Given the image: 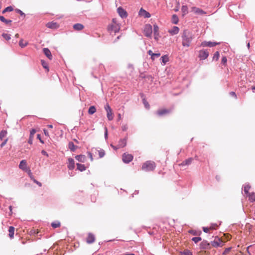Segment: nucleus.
<instances>
[{"instance_id": "5", "label": "nucleus", "mask_w": 255, "mask_h": 255, "mask_svg": "<svg viewBox=\"0 0 255 255\" xmlns=\"http://www.w3.org/2000/svg\"><path fill=\"white\" fill-rule=\"evenodd\" d=\"M105 109L107 112V118L109 121H111L114 118L113 113L110 106L107 104L105 106Z\"/></svg>"}, {"instance_id": "63", "label": "nucleus", "mask_w": 255, "mask_h": 255, "mask_svg": "<svg viewBox=\"0 0 255 255\" xmlns=\"http://www.w3.org/2000/svg\"><path fill=\"white\" fill-rule=\"evenodd\" d=\"M230 94L231 95H232L233 96H234L236 98H237L236 94V93L235 92H232L230 93Z\"/></svg>"}, {"instance_id": "58", "label": "nucleus", "mask_w": 255, "mask_h": 255, "mask_svg": "<svg viewBox=\"0 0 255 255\" xmlns=\"http://www.w3.org/2000/svg\"><path fill=\"white\" fill-rule=\"evenodd\" d=\"M37 138H38V139H39L40 141L42 143H44L43 141L41 139L40 135V134H37Z\"/></svg>"}, {"instance_id": "11", "label": "nucleus", "mask_w": 255, "mask_h": 255, "mask_svg": "<svg viewBox=\"0 0 255 255\" xmlns=\"http://www.w3.org/2000/svg\"><path fill=\"white\" fill-rule=\"evenodd\" d=\"M67 164V167L69 170H72L75 168V162L73 158H69Z\"/></svg>"}, {"instance_id": "1", "label": "nucleus", "mask_w": 255, "mask_h": 255, "mask_svg": "<svg viewBox=\"0 0 255 255\" xmlns=\"http://www.w3.org/2000/svg\"><path fill=\"white\" fill-rule=\"evenodd\" d=\"M182 45L183 47H189L194 38V35L188 30H184L182 34Z\"/></svg>"}, {"instance_id": "53", "label": "nucleus", "mask_w": 255, "mask_h": 255, "mask_svg": "<svg viewBox=\"0 0 255 255\" xmlns=\"http://www.w3.org/2000/svg\"><path fill=\"white\" fill-rule=\"evenodd\" d=\"M231 248H226L224 251V252L223 253V254H228L231 250Z\"/></svg>"}, {"instance_id": "59", "label": "nucleus", "mask_w": 255, "mask_h": 255, "mask_svg": "<svg viewBox=\"0 0 255 255\" xmlns=\"http://www.w3.org/2000/svg\"><path fill=\"white\" fill-rule=\"evenodd\" d=\"M88 154L89 157L90 158L91 160L93 161V156H92V153L91 152H88Z\"/></svg>"}, {"instance_id": "36", "label": "nucleus", "mask_w": 255, "mask_h": 255, "mask_svg": "<svg viewBox=\"0 0 255 255\" xmlns=\"http://www.w3.org/2000/svg\"><path fill=\"white\" fill-rule=\"evenodd\" d=\"M51 226L53 228H58L60 226V223L59 222H53L51 224Z\"/></svg>"}, {"instance_id": "51", "label": "nucleus", "mask_w": 255, "mask_h": 255, "mask_svg": "<svg viewBox=\"0 0 255 255\" xmlns=\"http://www.w3.org/2000/svg\"><path fill=\"white\" fill-rule=\"evenodd\" d=\"M153 27H154V34H156V33L158 32V27L156 25H154Z\"/></svg>"}, {"instance_id": "14", "label": "nucleus", "mask_w": 255, "mask_h": 255, "mask_svg": "<svg viewBox=\"0 0 255 255\" xmlns=\"http://www.w3.org/2000/svg\"><path fill=\"white\" fill-rule=\"evenodd\" d=\"M127 138L120 139L117 145V148H121L126 146L127 145Z\"/></svg>"}, {"instance_id": "64", "label": "nucleus", "mask_w": 255, "mask_h": 255, "mask_svg": "<svg viewBox=\"0 0 255 255\" xmlns=\"http://www.w3.org/2000/svg\"><path fill=\"white\" fill-rule=\"evenodd\" d=\"M111 146L114 149H117V146H114L113 145V144H111Z\"/></svg>"}, {"instance_id": "19", "label": "nucleus", "mask_w": 255, "mask_h": 255, "mask_svg": "<svg viewBox=\"0 0 255 255\" xmlns=\"http://www.w3.org/2000/svg\"><path fill=\"white\" fill-rule=\"evenodd\" d=\"M73 28L75 30L80 31L84 29V26L82 24L76 23L73 25Z\"/></svg>"}, {"instance_id": "34", "label": "nucleus", "mask_w": 255, "mask_h": 255, "mask_svg": "<svg viewBox=\"0 0 255 255\" xmlns=\"http://www.w3.org/2000/svg\"><path fill=\"white\" fill-rule=\"evenodd\" d=\"M251 188V186L249 184H247V185H245L244 186V192L247 194L248 195L249 193H250L249 192V191L250 190V189Z\"/></svg>"}, {"instance_id": "61", "label": "nucleus", "mask_w": 255, "mask_h": 255, "mask_svg": "<svg viewBox=\"0 0 255 255\" xmlns=\"http://www.w3.org/2000/svg\"><path fill=\"white\" fill-rule=\"evenodd\" d=\"M43 131H44V133L46 136H49L48 132L46 129H44Z\"/></svg>"}, {"instance_id": "62", "label": "nucleus", "mask_w": 255, "mask_h": 255, "mask_svg": "<svg viewBox=\"0 0 255 255\" xmlns=\"http://www.w3.org/2000/svg\"><path fill=\"white\" fill-rule=\"evenodd\" d=\"M128 127L127 126H124L122 127V129L124 131H125L127 129Z\"/></svg>"}, {"instance_id": "18", "label": "nucleus", "mask_w": 255, "mask_h": 255, "mask_svg": "<svg viewBox=\"0 0 255 255\" xmlns=\"http://www.w3.org/2000/svg\"><path fill=\"white\" fill-rule=\"evenodd\" d=\"M43 53L46 56V57L50 60L52 58V55L49 49L47 48H44L43 49Z\"/></svg>"}, {"instance_id": "20", "label": "nucleus", "mask_w": 255, "mask_h": 255, "mask_svg": "<svg viewBox=\"0 0 255 255\" xmlns=\"http://www.w3.org/2000/svg\"><path fill=\"white\" fill-rule=\"evenodd\" d=\"M75 158L79 162H84L86 160V157L84 155H78L75 156Z\"/></svg>"}, {"instance_id": "7", "label": "nucleus", "mask_w": 255, "mask_h": 255, "mask_svg": "<svg viewBox=\"0 0 255 255\" xmlns=\"http://www.w3.org/2000/svg\"><path fill=\"white\" fill-rule=\"evenodd\" d=\"M171 112V110L167 109H160L157 110L156 114L157 116L161 117L167 114H169Z\"/></svg>"}, {"instance_id": "50", "label": "nucleus", "mask_w": 255, "mask_h": 255, "mask_svg": "<svg viewBox=\"0 0 255 255\" xmlns=\"http://www.w3.org/2000/svg\"><path fill=\"white\" fill-rule=\"evenodd\" d=\"M36 130L34 129H32L30 130V136L33 137L34 134L35 133Z\"/></svg>"}, {"instance_id": "52", "label": "nucleus", "mask_w": 255, "mask_h": 255, "mask_svg": "<svg viewBox=\"0 0 255 255\" xmlns=\"http://www.w3.org/2000/svg\"><path fill=\"white\" fill-rule=\"evenodd\" d=\"M7 140H8V139H7V138L5 139V140H4V141H3L1 143V144H0V147H2L3 146H4L6 144V142H7Z\"/></svg>"}, {"instance_id": "3", "label": "nucleus", "mask_w": 255, "mask_h": 255, "mask_svg": "<svg viewBox=\"0 0 255 255\" xmlns=\"http://www.w3.org/2000/svg\"><path fill=\"white\" fill-rule=\"evenodd\" d=\"M225 241L223 238L216 237L214 240L211 242V245L215 248L222 247L224 245Z\"/></svg>"}, {"instance_id": "6", "label": "nucleus", "mask_w": 255, "mask_h": 255, "mask_svg": "<svg viewBox=\"0 0 255 255\" xmlns=\"http://www.w3.org/2000/svg\"><path fill=\"white\" fill-rule=\"evenodd\" d=\"M143 33L145 36L150 37L152 34V26L150 24L145 25Z\"/></svg>"}, {"instance_id": "37", "label": "nucleus", "mask_w": 255, "mask_h": 255, "mask_svg": "<svg viewBox=\"0 0 255 255\" xmlns=\"http://www.w3.org/2000/svg\"><path fill=\"white\" fill-rule=\"evenodd\" d=\"M220 57V53L218 51H217L215 53L214 56L213 57V60H215L216 61H217Z\"/></svg>"}, {"instance_id": "38", "label": "nucleus", "mask_w": 255, "mask_h": 255, "mask_svg": "<svg viewBox=\"0 0 255 255\" xmlns=\"http://www.w3.org/2000/svg\"><path fill=\"white\" fill-rule=\"evenodd\" d=\"M2 36L6 40H9L10 39V35L7 33H2Z\"/></svg>"}, {"instance_id": "56", "label": "nucleus", "mask_w": 255, "mask_h": 255, "mask_svg": "<svg viewBox=\"0 0 255 255\" xmlns=\"http://www.w3.org/2000/svg\"><path fill=\"white\" fill-rule=\"evenodd\" d=\"M16 11H17V12L18 13H19L21 15H23V16H25V14H24V13H23L21 10H20V9H17Z\"/></svg>"}, {"instance_id": "60", "label": "nucleus", "mask_w": 255, "mask_h": 255, "mask_svg": "<svg viewBox=\"0 0 255 255\" xmlns=\"http://www.w3.org/2000/svg\"><path fill=\"white\" fill-rule=\"evenodd\" d=\"M41 153L43 154V155H46L47 156H48L47 153L44 150H42L41 151Z\"/></svg>"}, {"instance_id": "4", "label": "nucleus", "mask_w": 255, "mask_h": 255, "mask_svg": "<svg viewBox=\"0 0 255 255\" xmlns=\"http://www.w3.org/2000/svg\"><path fill=\"white\" fill-rule=\"evenodd\" d=\"M107 29L109 32L110 33H116L119 31L120 26L117 23H111L108 25Z\"/></svg>"}, {"instance_id": "48", "label": "nucleus", "mask_w": 255, "mask_h": 255, "mask_svg": "<svg viewBox=\"0 0 255 255\" xmlns=\"http://www.w3.org/2000/svg\"><path fill=\"white\" fill-rule=\"evenodd\" d=\"M203 230L205 233H208L210 230H211L210 227H203Z\"/></svg>"}, {"instance_id": "46", "label": "nucleus", "mask_w": 255, "mask_h": 255, "mask_svg": "<svg viewBox=\"0 0 255 255\" xmlns=\"http://www.w3.org/2000/svg\"><path fill=\"white\" fill-rule=\"evenodd\" d=\"M218 227V225L217 224H213L210 227V228L211 230H216Z\"/></svg>"}, {"instance_id": "30", "label": "nucleus", "mask_w": 255, "mask_h": 255, "mask_svg": "<svg viewBox=\"0 0 255 255\" xmlns=\"http://www.w3.org/2000/svg\"><path fill=\"white\" fill-rule=\"evenodd\" d=\"M46 26L50 28H57V24L55 22H48L46 24Z\"/></svg>"}, {"instance_id": "45", "label": "nucleus", "mask_w": 255, "mask_h": 255, "mask_svg": "<svg viewBox=\"0 0 255 255\" xmlns=\"http://www.w3.org/2000/svg\"><path fill=\"white\" fill-rule=\"evenodd\" d=\"M41 62L43 68H44L45 69H47L48 66L47 63L43 60L41 61Z\"/></svg>"}, {"instance_id": "28", "label": "nucleus", "mask_w": 255, "mask_h": 255, "mask_svg": "<svg viewBox=\"0 0 255 255\" xmlns=\"http://www.w3.org/2000/svg\"><path fill=\"white\" fill-rule=\"evenodd\" d=\"M69 148L72 151H74L77 148V146H75L73 142H70L68 144Z\"/></svg>"}, {"instance_id": "27", "label": "nucleus", "mask_w": 255, "mask_h": 255, "mask_svg": "<svg viewBox=\"0 0 255 255\" xmlns=\"http://www.w3.org/2000/svg\"><path fill=\"white\" fill-rule=\"evenodd\" d=\"M161 60L163 65H165L169 61V57L167 55H165L161 57Z\"/></svg>"}, {"instance_id": "24", "label": "nucleus", "mask_w": 255, "mask_h": 255, "mask_svg": "<svg viewBox=\"0 0 255 255\" xmlns=\"http://www.w3.org/2000/svg\"><path fill=\"white\" fill-rule=\"evenodd\" d=\"M28 44V42L26 41H24L23 39H21L19 42V45L21 48L26 47Z\"/></svg>"}, {"instance_id": "8", "label": "nucleus", "mask_w": 255, "mask_h": 255, "mask_svg": "<svg viewBox=\"0 0 255 255\" xmlns=\"http://www.w3.org/2000/svg\"><path fill=\"white\" fill-rule=\"evenodd\" d=\"M133 159V156L130 154L124 153L123 155V161L126 163H129Z\"/></svg>"}, {"instance_id": "32", "label": "nucleus", "mask_w": 255, "mask_h": 255, "mask_svg": "<svg viewBox=\"0 0 255 255\" xmlns=\"http://www.w3.org/2000/svg\"><path fill=\"white\" fill-rule=\"evenodd\" d=\"M178 17L176 14H173L172 16V22L174 24H177L178 22Z\"/></svg>"}, {"instance_id": "41", "label": "nucleus", "mask_w": 255, "mask_h": 255, "mask_svg": "<svg viewBox=\"0 0 255 255\" xmlns=\"http://www.w3.org/2000/svg\"><path fill=\"white\" fill-rule=\"evenodd\" d=\"M221 238H223L225 241V242L227 241H229L231 239V237L229 234H225L224 237H222Z\"/></svg>"}, {"instance_id": "57", "label": "nucleus", "mask_w": 255, "mask_h": 255, "mask_svg": "<svg viewBox=\"0 0 255 255\" xmlns=\"http://www.w3.org/2000/svg\"><path fill=\"white\" fill-rule=\"evenodd\" d=\"M160 53H154L153 56V57H154V58H155V57H159V56H160Z\"/></svg>"}, {"instance_id": "54", "label": "nucleus", "mask_w": 255, "mask_h": 255, "mask_svg": "<svg viewBox=\"0 0 255 255\" xmlns=\"http://www.w3.org/2000/svg\"><path fill=\"white\" fill-rule=\"evenodd\" d=\"M33 138V137L29 136V139L28 141V142L29 144H31L32 143Z\"/></svg>"}, {"instance_id": "39", "label": "nucleus", "mask_w": 255, "mask_h": 255, "mask_svg": "<svg viewBox=\"0 0 255 255\" xmlns=\"http://www.w3.org/2000/svg\"><path fill=\"white\" fill-rule=\"evenodd\" d=\"M13 8L12 6H8L7 7H6L3 11H2V13H5L7 11H11L13 10Z\"/></svg>"}, {"instance_id": "49", "label": "nucleus", "mask_w": 255, "mask_h": 255, "mask_svg": "<svg viewBox=\"0 0 255 255\" xmlns=\"http://www.w3.org/2000/svg\"><path fill=\"white\" fill-rule=\"evenodd\" d=\"M184 255H192L191 252L188 250H186L183 252Z\"/></svg>"}, {"instance_id": "15", "label": "nucleus", "mask_w": 255, "mask_h": 255, "mask_svg": "<svg viewBox=\"0 0 255 255\" xmlns=\"http://www.w3.org/2000/svg\"><path fill=\"white\" fill-rule=\"evenodd\" d=\"M19 168L25 171L27 170V163L25 160H22L20 161Z\"/></svg>"}, {"instance_id": "10", "label": "nucleus", "mask_w": 255, "mask_h": 255, "mask_svg": "<svg viewBox=\"0 0 255 255\" xmlns=\"http://www.w3.org/2000/svg\"><path fill=\"white\" fill-rule=\"evenodd\" d=\"M95 236L91 233H89L88 234V236L86 239V242L89 244H91L95 242Z\"/></svg>"}, {"instance_id": "2", "label": "nucleus", "mask_w": 255, "mask_h": 255, "mask_svg": "<svg viewBox=\"0 0 255 255\" xmlns=\"http://www.w3.org/2000/svg\"><path fill=\"white\" fill-rule=\"evenodd\" d=\"M156 167V164L154 161H147L142 165L141 169L142 170L147 172L153 171Z\"/></svg>"}, {"instance_id": "29", "label": "nucleus", "mask_w": 255, "mask_h": 255, "mask_svg": "<svg viewBox=\"0 0 255 255\" xmlns=\"http://www.w3.org/2000/svg\"><path fill=\"white\" fill-rule=\"evenodd\" d=\"M0 20L2 22L5 23L6 24L10 25L11 23V20H7L3 16H0Z\"/></svg>"}, {"instance_id": "16", "label": "nucleus", "mask_w": 255, "mask_h": 255, "mask_svg": "<svg viewBox=\"0 0 255 255\" xmlns=\"http://www.w3.org/2000/svg\"><path fill=\"white\" fill-rule=\"evenodd\" d=\"M179 31V28L177 26H173L171 29L168 30V32L172 35L177 34Z\"/></svg>"}, {"instance_id": "47", "label": "nucleus", "mask_w": 255, "mask_h": 255, "mask_svg": "<svg viewBox=\"0 0 255 255\" xmlns=\"http://www.w3.org/2000/svg\"><path fill=\"white\" fill-rule=\"evenodd\" d=\"M148 54L150 55H151V59L153 61L154 60V57H153V54L154 53L152 52V50H149L148 51Z\"/></svg>"}, {"instance_id": "35", "label": "nucleus", "mask_w": 255, "mask_h": 255, "mask_svg": "<svg viewBox=\"0 0 255 255\" xmlns=\"http://www.w3.org/2000/svg\"><path fill=\"white\" fill-rule=\"evenodd\" d=\"M181 11L183 13V15H185L188 13V7L186 5L182 6Z\"/></svg>"}, {"instance_id": "22", "label": "nucleus", "mask_w": 255, "mask_h": 255, "mask_svg": "<svg viewBox=\"0 0 255 255\" xmlns=\"http://www.w3.org/2000/svg\"><path fill=\"white\" fill-rule=\"evenodd\" d=\"M192 161H193L192 158H191V157L189 158L186 159L185 160H184V161H183L180 164V165H181V166L188 165L192 163Z\"/></svg>"}, {"instance_id": "26", "label": "nucleus", "mask_w": 255, "mask_h": 255, "mask_svg": "<svg viewBox=\"0 0 255 255\" xmlns=\"http://www.w3.org/2000/svg\"><path fill=\"white\" fill-rule=\"evenodd\" d=\"M76 165L77 169L80 171H83L86 169V168L84 164L77 163Z\"/></svg>"}, {"instance_id": "21", "label": "nucleus", "mask_w": 255, "mask_h": 255, "mask_svg": "<svg viewBox=\"0 0 255 255\" xmlns=\"http://www.w3.org/2000/svg\"><path fill=\"white\" fill-rule=\"evenodd\" d=\"M95 153H98L100 158H102L105 155V151L102 149H100L99 150L97 149H94Z\"/></svg>"}, {"instance_id": "12", "label": "nucleus", "mask_w": 255, "mask_h": 255, "mask_svg": "<svg viewBox=\"0 0 255 255\" xmlns=\"http://www.w3.org/2000/svg\"><path fill=\"white\" fill-rule=\"evenodd\" d=\"M219 44V43H217V42H210V41H209V42L204 41L201 43V46H202L203 47L208 46V47H212L215 46L216 45H217Z\"/></svg>"}, {"instance_id": "9", "label": "nucleus", "mask_w": 255, "mask_h": 255, "mask_svg": "<svg viewBox=\"0 0 255 255\" xmlns=\"http://www.w3.org/2000/svg\"><path fill=\"white\" fill-rule=\"evenodd\" d=\"M209 55L208 52L206 50H202L199 51V57L201 59H206Z\"/></svg>"}, {"instance_id": "23", "label": "nucleus", "mask_w": 255, "mask_h": 255, "mask_svg": "<svg viewBox=\"0 0 255 255\" xmlns=\"http://www.w3.org/2000/svg\"><path fill=\"white\" fill-rule=\"evenodd\" d=\"M247 195L249 197V200L251 202H253L255 201V193H250Z\"/></svg>"}, {"instance_id": "55", "label": "nucleus", "mask_w": 255, "mask_h": 255, "mask_svg": "<svg viewBox=\"0 0 255 255\" xmlns=\"http://www.w3.org/2000/svg\"><path fill=\"white\" fill-rule=\"evenodd\" d=\"M33 181L36 184H37L39 186L41 187L42 186V184L40 182H38V181L36 180L35 179H34Z\"/></svg>"}, {"instance_id": "44", "label": "nucleus", "mask_w": 255, "mask_h": 255, "mask_svg": "<svg viewBox=\"0 0 255 255\" xmlns=\"http://www.w3.org/2000/svg\"><path fill=\"white\" fill-rule=\"evenodd\" d=\"M227 61V58L225 56L223 57L222 58L221 63L223 65H226Z\"/></svg>"}, {"instance_id": "40", "label": "nucleus", "mask_w": 255, "mask_h": 255, "mask_svg": "<svg viewBox=\"0 0 255 255\" xmlns=\"http://www.w3.org/2000/svg\"><path fill=\"white\" fill-rule=\"evenodd\" d=\"M143 101V103L145 106V107L147 109H149V108H150V105L149 104H148V102L145 99H143L142 100Z\"/></svg>"}, {"instance_id": "17", "label": "nucleus", "mask_w": 255, "mask_h": 255, "mask_svg": "<svg viewBox=\"0 0 255 255\" xmlns=\"http://www.w3.org/2000/svg\"><path fill=\"white\" fill-rule=\"evenodd\" d=\"M118 12L119 15L122 17H126L127 16V13L123 8L120 7L118 8Z\"/></svg>"}, {"instance_id": "25", "label": "nucleus", "mask_w": 255, "mask_h": 255, "mask_svg": "<svg viewBox=\"0 0 255 255\" xmlns=\"http://www.w3.org/2000/svg\"><path fill=\"white\" fill-rule=\"evenodd\" d=\"M8 232H9V237L10 238H13L14 236V228L12 226H10L9 227L8 229Z\"/></svg>"}, {"instance_id": "43", "label": "nucleus", "mask_w": 255, "mask_h": 255, "mask_svg": "<svg viewBox=\"0 0 255 255\" xmlns=\"http://www.w3.org/2000/svg\"><path fill=\"white\" fill-rule=\"evenodd\" d=\"M192 241H194L195 243H197L199 241H201V238L200 237H194L192 238Z\"/></svg>"}, {"instance_id": "42", "label": "nucleus", "mask_w": 255, "mask_h": 255, "mask_svg": "<svg viewBox=\"0 0 255 255\" xmlns=\"http://www.w3.org/2000/svg\"><path fill=\"white\" fill-rule=\"evenodd\" d=\"M193 9L196 13H200V14H203L204 13V11L202 9H201L199 8L194 7V8H193Z\"/></svg>"}, {"instance_id": "13", "label": "nucleus", "mask_w": 255, "mask_h": 255, "mask_svg": "<svg viewBox=\"0 0 255 255\" xmlns=\"http://www.w3.org/2000/svg\"><path fill=\"white\" fill-rule=\"evenodd\" d=\"M139 15L145 18H149L151 16L150 14L148 12L146 11L143 8H141L140 9L139 11Z\"/></svg>"}, {"instance_id": "31", "label": "nucleus", "mask_w": 255, "mask_h": 255, "mask_svg": "<svg viewBox=\"0 0 255 255\" xmlns=\"http://www.w3.org/2000/svg\"><path fill=\"white\" fill-rule=\"evenodd\" d=\"M96 111V109L95 106H91L88 110V113L90 115L94 114Z\"/></svg>"}, {"instance_id": "33", "label": "nucleus", "mask_w": 255, "mask_h": 255, "mask_svg": "<svg viewBox=\"0 0 255 255\" xmlns=\"http://www.w3.org/2000/svg\"><path fill=\"white\" fill-rule=\"evenodd\" d=\"M7 131L6 130H2L0 132V139L2 140L3 138L6 136Z\"/></svg>"}]
</instances>
